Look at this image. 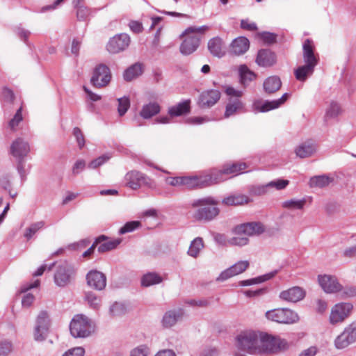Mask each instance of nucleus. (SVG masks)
I'll return each instance as SVG.
<instances>
[{"label":"nucleus","instance_id":"nucleus-1","mask_svg":"<svg viewBox=\"0 0 356 356\" xmlns=\"http://www.w3.org/2000/svg\"><path fill=\"white\" fill-rule=\"evenodd\" d=\"M264 230V225L258 222L238 225L233 229L236 236L229 238V245L244 246L249 242L248 236L259 235L263 233Z\"/></svg>","mask_w":356,"mask_h":356},{"label":"nucleus","instance_id":"nucleus-2","mask_svg":"<svg viewBox=\"0 0 356 356\" xmlns=\"http://www.w3.org/2000/svg\"><path fill=\"white\" fill-rule=\"evenodd\" d=\"M218 202L212 197H205L194 200L191 202L193 208H197L194 213L193 218L199 221L209 222L214 219L220 212L216 207Z\"/></svg>","mask_w":356,"mask_h":356},{"label":"nucleus","instance_id":"nucleus-3","mask_svg":"<svg viewBox=\"0 0 356 356\" xmlns=\"http://www.w3.org/2000/svg\"><path fill=\"white\" fill-rule=\"evenodd\" d=\"M209 29L208 26H190L181 34L184 40L180 45V52L184 55L193 53L200 45V36Z\"/></svg>","mask_w":356,"mask_h":356},{"label":"nucleus","instance_id":"nucleus-4","mask_svg":"<svg viewBox=\"0 0 356 356\" xmlns=\"http://www.w3.org/2000/svg\"><path fill=\"white\" fill-rule=\"evenodd\" d=\"M70 330L74 338H87L95 331V323L84 314H76L72 319Z\"/></svg>","mask_w":356,"mask_h":356},{"label":"nucleus","instance_id":"nucleus-5","mask_svg":"<svg viewBox=\"0 0 356 356\" xmlns=\"http://www.w3.org/2000/svg\"><path fill=\"white\" fill-rule=\"evenodd\" d=\"M260 332L247 330L239 333L236 337L238 349L250 354H259Z\"/></svg>","mask_w":356,"mask_h":356},{"label":"nucleus","instance_id":"nucleus-6","mask_svg":"<svg viewBox=\"0 0 356 356\" xmlns=\"http://www.w3.org/2000/svg\"><path fill=\"white\" fill-rule=\"evenodd\" d=\"M289 347V344L285 339L260 332L259 354L275 353L285 350Z\"/></svg>","mask_w":356,"mask_h":356},{"label":"nucleus","instance_id":"nucleus-7","mask_svg":"<svg viewBox=\"0 0 356 356\" xmlns=\"http://www.w3.org/2000/svg\"><path fill=\"white\" fill-rule=\"evenodd\" d=\"M248 167L245 162L227 163L221 170L212 169L211 172L215 184H219L227 179V175H238L242 173Z\"/></svg>","mask_w":356,"mask_h":356},{"label":"nucleus","instance_id":"nucleus-8","mask_svg":"<svg viewBox=\"0 0 356 356\" xmlns=\"http://www.w3.org/2000/svg\"><path fill=\"white\" fill-rule=\"evenodd\" d=\"M265 316L268 320L282 324H293L300 320L298 313L288 308L269 310Z\"/></svg>","mask_w":356,"mask_h":356},{"label":"nucleus","instance_id":"nucleus-9","mask_svg":"<svg viewBox=\"0 0 356 356\" xmlns=\"http://www.w3.org/2000/svg\"><path fill=\"white\" fill-rule=\"evenodd\" d=\"M51 320L46 311H41L38 314L33 327V339L38 342L44 341L49 332Z\"/></svg>","mask_w":356,"mask_h":356},{"label":"nucleus","instance_id":"nucleus-10","mask_svg":"<svg viewBox=\"0 0 356 356\" xmlns=\"http://www.w3.org/2000/svg\"><path fill=\"white\" fill-rule=\"evenodd\" d=\"M226 94L231 96L226 106L225 117L229 118L241 111L243 108V102L238 99L242 96L243 92L240 90H235L234 88H227Z\"/></svg>","mask_w":356,"mask_h":356},{"label":"nucleus","instance_id":"nucleus-11","mask_svg":"<svg viewBox=\"0 0 356 356\" xmlns=\"http://www.w3.org/2000/svg\"><path fill=\"white\" fill-rule=\"evenodd\" d=\"M75 274L74 267L67 263H63L59 265L54 274V282L60 287L69 284L73 279Z\"/></svg>","mask_w":356,"mask_h":356},{"label":"nucleus","instance_id":"nucleus-12","mask_svg":"<svg viewBox=\"0 0 356 356\" xmlns=\"http://www.w3.org/2000/svg\"><path fill=\"white\" fill-rule=\"evenodd\" d=\"M353 310V305L350 303L341 302L336 304L331 309L329 321L332 325H337L343 322Z\"/></svg>","mask_w":356,"mask_h":356},{"label":"nucleus","instance_id":"nucleus-13","mask_svg":"<svg viewBox=\"0 0 356 356\" xmlns=\"http://www.w3.org/2000/svg\"><path fill=\"white\" fill-rule=\"evenodd\" d=\"M182 186L188 188H204L215 184L211 170L200 176L183 177Z\"/></svg>","mask_w":356,"mask_h":356},{"label":"nucleus","instance_id":"nucleus-14","mask_svg":"<svg viewBox=\"0 0 356 356\" xmlns=\"http://www.w3.org/2000/svg\"><path fill=\"white\" fill-rule=\"evenodd\" d=\"M111 78L109 68L104 64H100L95 68L90 82L96 88H102L109 83Z\"/></svg>","mask_w":356,"mask_h":356},{"label":"nucleus","instance_id":"nucleus-15","mask_svg":"<svg viewBox=\"0 0 356 356\" xmlns=\"http://www.w3.org/2000/svg\"><path fill=\"white\" fill-rule=\"evenodd\" d=\"M126 184L132 189H138L143 186L151 187L152 180L145 175L136 170L127 172L125 175Z\"/></svg>","mask_w":356,"mask_h":356},{"label":"nucleus","instance_id":"nucleus-16","mask_svg":"<svg viewBox=\"0 0 356 356\" xmlns=\"http://www.w3.org/2000/svg\"><path fill=\"white\" fill-rule=\"evenodd\" d=\"M288 98V94L284 93L281 98L273 101L258 99L252 104V111L255 113H265L277 108L284 104Z\"/></svg>","mask_w":356,"mask_h":356},{"label":"nucleus","instance_id":"nucleus-17","mask_svg":"<svg viewBox=\"0 0 356 356\" xmlns=\"http://www.w3.org/2000/svg\"><path fill=\"white\" fill-rule=\"evenodd\" d=\"M130 37L126 33L118 34L111 38L106 45V49L111 54H118L125 50L130 44Z\"/></svg>","mask_w":356,"mask_h":356},{"label":"nucleus","instance_id":"nucleus-18","mask_svg":"<svg viewBox=\"0 0 356 356\" xmlns=\"http://www.w3.org/2000/svg\"><path fill=\"white\" fill-rule=\"evenodd\" d=\"M318 281L322 289L327 293H335L343 289L342 285L334 275H318Z\"/></svg>","mask_w":356,"mask_h":356},{"label":"nucleus","instance_id":"nucleus-19","mask_svg":"<svg viewBox=\"0 0 356 356\" xmlns=\"http://www.w3.org/2000/svg\"><path fill=\"white\" fill-rule=\"evenodd\" d=\"M306 291L300 286H292L282 291L279 294V298L289 303H296L304 299Z\"/></svg>","mask_w":356,"mask_h":356},{"label":"nucleus","instance_id":"nucleus-20","mask_svg":"<svg viewBox=\"0 0 356 356\" xmlns=\"http://www.w3.org/2000/svg\"><path fill=\"white\" fill-rule=\"evenodd\" d=\"M249 265L250 263L248 261H239L229 268L222 271L216 278V281L224 282L232 277L238 275L245 271V270L249 267Z\"/></svg>","mask_w":356,"mask_h":356},{"label":"nucleus","instance_id":"nucleus-21","mask_svg":"<svg viewBox=\"0 0 356 356\" xmlns=\"http://www.w3.org/2000/svg\"><path fill=\"white\" fill-rule=\"evenodd\" d=\"M221 94L218 90H208L202 92L198 99V105L203 108H210L220 99Z\"/></svg>","mask_w":356,"mask_h":356},{"label":"nucleus","instance_id":"nucleus-22","mask_svg":"<svg viewBox=\"0 0 356 356\" xmlns=\"http://www.w3.org/2000/svg\"><path fill=\"white\" fill-rule=\"evenodd\" d=\"M184 316V311L181 308L167 311L161 320L162 326L164 328H170L181 321Z\"/></svg>","mask_w":356,"mask_h":356},{"label":"nucleus","instance_id":"nucleus-23","mask_svg":"<svg viewBox=\"0 0 356 356\" xmlns=\"http://www.w3.org/2000/svg\"><path fill=\"white\" fill-rule=\"evenodd\" d=\"M29 152V144L22 138H17L10 145V152L17 159H24Z\"/></svg>","mask_w":356,"mask_h":356},{"label":"nucleus","instance_id":"nucleus-24","mask_svg":"<svg viewBox=\"0 0 356 356\" xmlns=\"http://www.w3.org/2000/svg\"><path fill=\"white\" fill-rule=\"evenodd\" d=\"M88 284L97 290H102L106 284V278L104 274L97 270L90 271L86 276Z\"/></svg>","mask_w":356,"mask_h":356},{"label":"nucleus","instance_id":"nucleus-25","mask_svg":"<svg viewBox=\"0 0 356 356\" xmlns=\"http://www.w3.org/2000/svg\"><path fill=\"white\" fill-rule=\"evenodd\" d=\"M303 49V60L305 64L316 67L318 63V58L314 54V47L312 41L307 39L302 46Z\"/></svg>","mask_w":356,"mask_h":356},{"label":"nucleus","instance_id":"nucleus-26","mask_svg":"<svg viewBox=\"0 0 356 356\" xmlns=\"http://www.w3.org/2000/svg\"><path fill=\"white\" fill-rule=\"evenodd\" d=\"M316 144L311 140L300 143L295 149L297 156L304 159L312 156L316 151Z\"/></svg>","mask_w":356,"mask_h":356},{"label":"nucleus","instance_id":"nucleus-27","mask_svg":"<svg viewBox=\"0 0 356 356\" xmlns=\"http://www.w3.org/2000/svg\"><path fill=\"white\" fill-rule=\"evenodd\" d=\"M256 62L259 66L270 67L275 63L276 56L268 49H261L257 54Z\"/></svg>","mask_w":356,"mask_h":356},{"label":"nucleus","instance_id":"nucleus-28","mask_svg":"<svg viewBox=\"0 0 356 356\" xmlns=\"http://www.w3.org/2000/svg\"><path fill=\"white\" fill-rule=\"evenodd\" d=\"M250 47V42L245 37H238L231 44V52L236 56L245 54Z\"/></svg>","mask_w":356,"mask_h":356},{"label":"nucleus","instance_id":"nucleus-29","mask_svg":"<svg viewBox=\"0 0 356 356\" xmlns=\"http://www.w3.org/2000/svg\"><path fill=\"white\" fill-rule=\"evenodd\" d=\"M342 113L341 105L335 101H331L325 108L323 120L325 122H327L330 120L337 118Z\"/></svg>","mask_w":356,"mask_h":356},{"label":"nucleus","instance_id":"nucleus-30","mask_svg":"<svg viewBox=\"0 0 356 356\" xmlns=\"http://www.w3.org/2000/svg\"><path fill=\"white\" fill-rule=\"evenodd\" d=\"M208 49L213 56L218 58L225 54L222 40L218 37L213 38L208 42Z\"/></svg>","mask_w":356,"mask_h":356},{"label":"nucleus","instance_id":"nucleus-31","mask_svg":"<svg viewBox=\"0 0 356 356\" xmlns=\"http://www.w3.org/2000/svg\"><path fill=\"white\" fill-rule=\"evenodd\" d=\"M251 201V199L247 195L236 194L225 197L222 202L227 206H241L248 204Z\"/></svg>","mask_w":356,"mask_h":356},{"label":"nucleus","instance_id":"nucleus-32","mask_svg":"<svg viewBox=\"0 0 356 356\" xmlns=\"http://www.w3.org/2000/svg\"><path fill=\"white\" fill-rule=\"evenodd\" d=\"M161 111L160 105L156 102H149L143 106L140 116L143 119H149L158 114Z\"/></svg>","mask_w":356,"mask_h":356},{"label":"nucleus","instance_id":"nucleus-33","mask_svg":"<svg viewBox=\"0 0 356 356\" xmlns=\"http://www.w3.org/2000/svg\"><path fill=\"white\" fill-rule=\"evenodd\" d=\"M143 66L140 63H135L128 67L124 72L123 76L125 81H131L143 74Z\"/></svg>","mask_w":356,"mask_h":356},{"label":"nucleus","instance_id":"nucleus-34","mask_svg":"<svg viewBox=\"0 0 356 356\" xmlns=\"http://www.w3.org/2000/svg\"><path fill=\"white\" fill-rule=\"evenodd\" d=\"M333 181V178L325 175L314 176L310 178L309 186L312 188H324Z\"/></svg>","mask_w":356,"mask_h":356},{"label":"nucleus","instance_id":"nucleus-35","mask_svg":"<svg viewBox=\"0 0 356 356\" xmlns=\"http://www.w3.org/2000/svg\"><path fill=\"white\" fill-rule=\"evenodd\" d=\"M190 111V101H185L170 107L168 110V114L170 117L180 116L187 114Z\"/></svg>","mask_w":356,"mask_h":356},{"label":"nucleus","instance_id":"nucleus-36","mask_svg":"<svg viewBox=\"0 0 356 356\" xmlns=\"http://www.w3.org/2000/svg\"><path fill=\"white\" fill-rule=\"evenodd\" d=\"M127 312V308L125 304L115 302L112 304L108 309V315L111 318H120Z\"/></svg>","mask_w":356,"mask_h":356},{"label":"nucleus","instance_id":"nucleus-37","mask_svg":"<svg viewBox=\"0 0 356 356\" xmlns=\"http://www.w3.org/2000/svg\"><path fill=\"white\" fill-rule=\"evenodd\" d=\"M204 247V244L202 238L196 237L191 241L187 254L191 257L197 258Z\"/></svg>","mask_w":356,"mask_h":356},{"label":"nucleus","instance_id":"nucleus-38","mask_svg":"<svg viewBox=\"0 0 356 356\" xmlns=\"http://www.w3.org/2000/svg\"><path fill=\"white\" fill-rule=\"evenodd\" d=\"M281 86V80L276 76L268 77L264 83V90L268 93H273L276 92L280 88Z\"/></svg>","mask_w":356,"mask_h":356},{"label":"nucleus","instance_id":"nucleus-39","mask_svg":"<svg viewBox=\"0 0 356 356\" xmlns=\"http://www.w3.org/2000/svg\"><path fill=\"white\" fill-rule=\"evenodd\" d=\"M315 67L305 64L304 65L299 66L295 71L294 74L297 80L300 81H305L309 76H310L314 71Z\"/></svg>","mask_w":356,"mask_h":356},{"label":"nucleus","instance_id":"nucleus-40","mask_svg":"<svg viewBox=\"0 0 356 356\" xmlns=\"http://www.w3.org/2000/svg\"><path fill=\"white\" fill-rule=\"evenodd\" d=\"M163 281L162 277L156 273H147L141 278L143 286L148 287L154 284H160Z\"/></svg>","mask_w":356,"mask_h":356},{"label":"nucleus","instance_id":"nucleus-41","mask_svg":"<svg viewBox=\"0 0 356 356\" xmlns=\"http://www.w3.org/2000/svg\"><path fill=\"white\" fill-rule=\"evenodd\" d=\"M276 273L277 271H273L252 279L242 280L239 282V285L250 286L252 284L262 283L272 279L276 275Z\"/></svg>","mask_w":356,"mask_h":356},{"label":"nucleus","instance_id":"nucleus-42","mask_svg":"<svg viewBox=\"0 0 356 356\" xmlns=\"http://www.w3.org/2000/svg\"><path fill=\"white\" fill-rule=\"evenodd\" d=\"M305 199H291L286 200L282 203V207L286 209L291 211L302 210L305 205Z\"/></svg>","mask_w":356,"mask_h":356},{"label":"nucleus","instance_id":"nucleus-43","mask_svg":"<svg viewBox=\"0 0 356 356\" xmlns=\"http://www.w3.org/2000/svg\"><path fill=\"white\" fill-rule=\"evenodd\" d=\"M122 242L121 238H115L113 240H108V238L106 236V239L104 240L102 243H100L98 246V251L99 252H105L110 250H112L117 248V246Z\"/></svg>","mask_w":356,"mask_h":356},{"label":"nucleus","instance_id":"nucleus-44","mask_svg":"<svg viewBox=\"0 0 356 356\" xmlns=\"http://www.w3.org/2000/svg\"><path fill=\"white\" fill-rule=\"evenodd\" d=\"M85 300L89 307L94 309L98 310L102 306V299L92 292H88L85 296Z\"/></svg>","mask_w":356,"mask_h":356},{"label":"nucleus","instance_id":"nucleus-45","mask_svg":"<svg viewBox=\"0 0 356 356\" xmlns=\"http://www.w3.org/2000/svg\"><path fill=\"white\" fill-rule=\"evenodd\" d=\"M239 74L241 81L243 85H246L248 82L252 81L255 77L254 73L250 71L248 67L244 65L240 66Z\"/></svg>","mask_w":356,"mask_h":356},{"label":"nucleus","instance_id":"nucleus-46","mask_svg":"<svg viewBox=\"0 0 356 356\" xmlns=\"http://www.w3.org/2000/svg\"><path fill=\"white\" fill-rule=\"evenodd\" d=\"M44 225L45 223L44 221H38L31 224L28 228L26 229L24 234V237L27 240H29L37 232L42 229L44 227Z\"/></svg>","mask_w":356,"mask_h":356},{"label":"nucleus","instance_id":"nucleus-47","mask_svg":"<svg viewBox=\"0 0 356 356\" xmlns=\"http://www.w3.org/2000/svg\"><path fill=\"white\" fill-rule=\"evenodd\" d=\"M352 344L348 337L343 332L334 340V346L337 349H343Z\"/></svg>","mask_w":356,"mask_h":356},{"label":"nucleus","instance_id":"nucleus-48","mask_svg":"<svg viewBox=\"0 0 356 356\" xmlns=\"http://www.w3.org/2000/svg\"><path fill=\"white\" fill-rule=\"evenodd\" d=\"M118 112L120 116L124 115L130 107V100L127 97L118 99Z\"/></svg>","mask_w":356,"mask_h":356},{"label":"nucleus","instance_id":"nucleus-49","mask_svg":"<svg viewBox=\"0 0 356 356\" xmlns=\"http://www.w3.org/2000/svg\"><path fill=\"white\" fill-rule=\"evenodd\" d=\"M111 158V155L108 154H103L98 158L91 161L89 163L88 167L90 169H96L106 163Z\"/></svg>","mask_w":356,"mask_h":356},{"label":"nucleus","instance_id":"nucleus-50","mask_svg":"<svg viewBox=\"0 0 356 356\" xmlns=\"http://www.w3.org/2000/svg\"><path fill=\"white\" fill-rule=\"evenodd\" d=\"M150 349L146 345H140L130 351L129 356H149Z\"/></svg>","mask_w":356,"mask_h":356},{"label":"nucleus","instance_id":"nucleus-51","mask_svg":"<svg viewBox=\"0 0 356 356\" xmlns=\"http://www.w3.org/2000/svg\"><path fill=\"white\" fill-rule=\"evenodd\" d=\"M268 184L269 190L275 188V190L280 191L284 189L289 184V180L283 179H277L273 180Z\"/></svg>","mask_w":356,"mask_h":356},{"label":"nucleus","instance_id":"nucleus-52","mask_svg":"<svg viewBox=\"0 0 356 356\" xmlns=\"http://www.w3.org/2000/svg\"><path fill=\"white\" fill-rule=\"evenodd\" d=\"M352 343L356 341V321L348 325L343 330Z\"/></svg>","mask_w":356,"mask_h":356},{"label":"nucleus","instance_id":"nucleus-53","mask_svg":"<svg viewBox=\"0 0 356 356\" xmlns=\"http://www.w3.org/2000/svg\"><path fill=\"white\" fill-rule=\"evenodd\" d=\"M140 226V222L139 221L128 222L120 229L119 233L120 234H124L128 232H131L137 229L138 227H139Z\"/></svg>","mask_w":356,"mask_h":356},{"label":"nucleus","instance_id":"nucleus-54","mask_svg":"<svg viewBox=\"0 0 356 356\" xmlns=\"http://www.w3.org/2000/svg\"><path fill=\"white\" fill-rule=\"evenodd\" d=\"M13 350V345L8 340L0 341V356H7Z\"/></svg>","mask_w":356,"mask_h":356},{"label":"nucleus","instance_id":"nucleus-55","mask_svg":"<svg viewBox=\"0 0 356 356\" xmlns=\"http://www.w3.org/2000/svg\"><path fill=\"white\" fill-rule=\"evenodd\" d=\"M270 191L268 184L253 186L250 192L254 195H263Z\"/></svg>","mask_w":356,"mask_h":356},{"label":"nucleus","instance_id":"nucleus-56","mask_svg":"<svg viewBox=\"0 0 356 356\" xmlns=\"http://www.w3.org/2000/svg\"><path fill=\"white\" fill-rule=\"evenodd\" d=\"M22 108H19L13 118L10 120L9 122V127L13 131H15V128L19 124V123L22 120Z\"/></svg>","mask_w":356,"mask_h":356},{"label":"nucleus","instance_id":"nucleus-57","mask_svg":"<svg viewBox=\"0 0 356 356\" xmlns=\"http://www.w3.org/2000/svg\"><path fill=\"white\" fill-rule=\"evenodd\" d=\"M76 17L79 20H85L90 15V10L84 6H80L76 8Z\"/></svg>","mask_w":356,"mask_h":356},{"label":"nucleus","instance_id":"nucleus-58","mask_svg":"<svg viewBox=\"0 0 356 356\" xmlns=\"http://www.w3.org/2000/svg\"><path fill=\"white\" fill-rule=\"evenodd\" d=\"M86 168V161L83 159L77 160L72 166V172L74 175L80 174Z\"/></svg>","mask_w":356,"mask_h":356},{"label":"nucleus","instance_id":"nucleus-59","mask_svg":"<svg viewBox=\"0 0 356 356\" xmlns=\"http://www.w3.org/2000/svg\"><path fill=\"white\" fill-rule=\"evenodd\" d=\"M85 349L83 347H75L66 351L62 356H84Z\"/></svg>","mask_w":356,"mask_h":356},{"label":"nucleus","instance_id":"nucleus-60","mask_svg":"<svg viewBox=\"0 0 356 356\" xmlns=\"http://www.w3.org/2000/svg\"><path fill=\"white\" fill-rule=\"evenodd\" d=\"M106 239V236L104 235H101L99 236H98L96 239H95V241L94 242V243L92 245V246L88 248L86 251H85L83 254V256L84 257H88L90 256V254H92L94 252V250H95V246L98 244V243H102L104 240Z\"/></svg>","mask_w":356,"mask_h":356},{"label":"nucleus","instance_id":"nucleus-61","mask_svg":"<svg viewBox=\"0 0 356 356\" xmlns=\"http://www.w3.org/2000/svg\"><path fill=\"white\" fill-rule=\"evenodd\" d=\"M260 36L263 41L267 44H273L276 41V35L271 33L264 32L261 33Z\"/></svg>","mask_w":356,"mask_h":356},{"label":"nucleus","instance_id":"nucleus-62","mask_svg":"<svg viewBox=\"0 0 356 356\" xmlns=\"http://www.w3.org/2000/svg\"><path fill=\"white\" fill-rule=\"evenodd\" d=\"M342 257L347 259L356 257V245L346 248L342 252Z\"/></svg>","mask_w":356,"mask_h":356},{"label":"nucleus","instance_id":"nucleus-63","mask_svg":"<svg viewBox=\"0 0 356 356\" xmlns=\"http://www.w3.org/2000/svg\"><path fill=\"white\" fill-rule=\"evenodd\" d=\"M183 177H167L165 182L172 186H180L183 184Z\"/></svg>","mask_w":356,"mask_h":356},{"label":"nucleus","instance_id":"nucleus-64","mask_svg":"<svg viewBox=\"0 0 356 356\" xmlns=\"http://www.w3.org/2000/svg\"><path fill=\"white\" fill-rule=\"evenodd\" d=\"M1 95L4 101L12 102L15 98L13 92L8 88H3Z\"/></svg>","mask_w":356,"mask_h":356}]
</instances>
